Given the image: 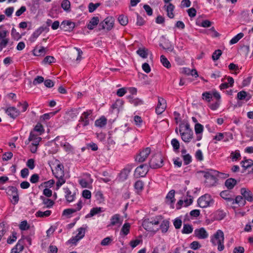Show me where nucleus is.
I'll return each mask as SVG.
<instances>
[{"mask_svg": "<svg viewBox=\"0 0 253 253\" xmlns=\"http://www.w3.org/2000/svg\"><path fill=\"white\" fill-rule=\"evenodd\" d=\"M197 203L200 208H206L213 203V200L209 194H205L198 199Z\"/></svg>", "mask_w": 253, "mask_h": 253, "instance_id": "7", "label": "nucleus"}, {"mask_svg": "<svg viewBox=\"0 0 253 253\" xmlns=\"http://www.w3.org/2000/svg\"><path fill=\"white\" fill-rule=\"evenodd\" d=\"M11 36L14 39L17 40H18L21 38V35L17 32L14 28H13L11 30Z\"/></svg>", "mask_w": 253, "mask_h": 253, "instance_id": "63", "label": "nucleus"}, {"mask_svg": "<svg viewBox=\"0 0 253 253\" xmlns=\"http://www.w3.org/2000/svg\"><path fill=\"white\" fill-rule=\"evenodd\" d=\"M51 213V211L47 210L45 211H38L36 213V216L39 217H45L49 216Z\"/></svg>", "mask_w": 253, "mask_h": 253, "instance_id": "43", "label": "nucleus"}, {"mask_svg": "<svg viewBox=\"0 0 253 253\" xmlns=\"http://www.w3.org/2000/svg\"><path fill=\"white\" fill-rule=\"evenodd\" d=\"M171 144L172 146L173 151L175 152H178L180 147L179 142L178 140L176 138H173L171 140Z\"/></svg>", "mask_w": 253, "mask_h": 253, "instance_id": "45", "label": "nucleus"}, {"mask_svg": "<svg viewBox=\"0 0 253 253\" xmlns=\"http://www.w3.org/2000/svg\"><path fill=\"white\" fill-rule=\"evenodd\" d=\"M130 226L129 223H125L121 229V233L124 235H127L129 232Z\"/></svg>", "mask_w": 253, "mask_h": 253, "instance_id": "47", "label": "nucleus"}, {"mask_svg": "<svg viewBox=\"0 0 253 253\" xmlns=\"http://www.w3.org/2000/svg\"><path fill=\"white\" fill-rule=\"evenodd\" d=\"M174 194V190H171L168 193L166 197V203L170 205L172 208H173V203L175 202Z\"/></svg>", "mask_w": 253, "mask_h": 253, "instance_id": "22", "label": "nucleus"}, {"mask_svg": "<svg viewBox=\"0 0 253 253\" xmlns=\"http://www.w3.org/2000/svg\"><path fill=\"white\" fill-rule=\"evenodd\" d=\"M7 231V229L5 224L2 222L0 223V241L1 240L2 237L4 235Z\"/></svg>", "mask_w": 253, "mask_h": 253, "instance_id": "53", "label": "nucleus"}, {"mask_svg": "<svg viewBox=\"0 0 253 253\" xmlns=\"http://www.w3.org/2000/svg\"><path fill=\"white\" fill-rule=\"evenodd\" d=\"M220 100H217L214 103L210 104L209 107L212 110H216L220 105Z\"/></svg>", "mask_w": 253, "mask_h": 253, "instance_id": "64", "label": "nucleus"}, {"mask_svg": "<svg viewBox=\"0 0 253 253\" xmlns=\"http://www.w3.org/2000/svg\"><path fill=\"white\" fill-rule=\"evenodd\" d=\"M241 164L242 167L245 168L246 169L252 166L253 165V162L251 159H248L245 161H242L241 162Z\"/></svg>", "mask_w": 253, "mask_h": 253, "instance_id": "46", "label": "nucleus"}, {"mask_svg": "<svg viewBox=\"0 0 253 253\" xmlns=\"http://www.w3.org/2000/svg\"><path fill=\"white\" fill-rule=\"evenodd\" d=\"M102 211V208L100 207L92 208L90 210V212L85 215V218H89L92 217L95 214L100 213Z\"/></svg>", "mask_w": 253, "mask_h": 253, "instance_id": "39", "label": "nucleus"}, {"mask_svg": "<svg viewBox=\"0 0 253 253\" xmlns=\"http://www.w3.org/2000/svg\"><path fill=\"white\" fill-rule=\"evenodd\" d=\"M65 193V197L69 203L72 202L76 198V193L72 192L69 188L65 187L63 189Z\"/></svg>", "mask_w": 253, "mask_h": 253, "instance_id": "19", "label": "nucleus"}, {"mask_svg": "<svg viewBox=\"0 0 253 253\" xmlns=\"http://www.w3.org/2000/svg\"><path fill=\"white\" fill-rule=\"evenodd\" d=\"M7 195L12 197L11 202L14 205H16L19 200L18 190L16 187L8 186L7 189Z\"/></svg>", "mask_w": 253, "mask_h": 253, "instance_id": "6", "label": "nucleus"}, {"mask_svg": "<svg viewBox=\"0 0 253 253\" xmlns=\"http://www.w3.org/2000/svg\"><path fill=\"white\" fill-rule=\"evenodd\" d=\"M44 130L42 125L40 123H38L35 126L33 132H34V131H36L39 132V135H41L42 133L44 132Z\"/></svg>", "mask_w": 253, "mask_h": 253, "instance_id": "54", "label": "nucleus"}, {"mask_svg": "<svg viewBox=\"0 0 253 253\" xmlns=\"http://www.w3.org/2000/svg\"><path fill=\"white\" fill-rule=\"evenodd\" d=\"M8 31L3 25L0 26V46L5 47L9 43Z\"/></svg>", "mask_w": 253, "mask_h": 253, "instance_id": "4", "label": "nucleus"}, {"mask_svg": "<svg viewBox=\"0 0 253 253\" xmlns=\"http://www.w3.org/2000/svg\"><path fill=\"white\" fill-rule=\"evenodd\" d=\"M207 34L212 37H217L219 35V33L215 30L214 27H211L210 29L208 30Z\"/></svg>", "mask_w": 253, "mask_h": 253, "instance_id": "61", "label": "nucleus"}, {"mask_svg": "<svg viewBox=\"0 0 253 253\" xmlns=\"http://www.w3.org/2000/svg\"><path fill=\"white\" fill-rule=\"evenodd\" d=\"M20 111L14 107H9L5 110V113L11 118L15 119L20 115Z\"/></svg>", "mask_w": 253, "mask_h": 253, "instance_id": "21", "label": "nucleus"}, {"mask_svg": "<svg viewBox=\"0 0 253 253\" xmlns=\"http://www.w3.org/2000/svg\"><path fill=\"white\" fill-rule=\"evenodd\" d=\"M45 51V49L43 47H41L39 49L36 48L34 50V54L35 56H40L42 54H44Z\"/></svg>", "mask_w": 253, "mask_h": 253, "instance_id": "59", "label": "nucleus"}, {"mask_svg": "<svg viewBox=\"0 0 253 253\" xmlns=\"http://www.w3.org/2000/svg\"><path fill=\"white\" fill-rule=\"evenodd\" d=\"M149 167L152 169H158L163 166V158L161 154L154 155L149 163Z\"/></svg>", "mask_w": 253, "mask_h": 253, "instance_id": "5", "label": "nucleus"}, {"mask_svg": "<svg viewBox=\"0 0 253 253\" xmlns=\"http://www.w3.org/2000/svg\"><path fill=\"white\" fill-rule=\"evenodd\" d=\"M165 9L167 12V15L170 18H173L174 17V14L173 11L174 9V6L171 3L165 4L164 6Z\"/></svg>", "mask_w": 253, "mask_h": 253, "instance_id": "27", "label": "nucleus"}, {"mask_svg": "<svg viewBox=\"0 0 253 253\" xmlns=\"http://www.w3.org/2000/svg\"><path fill=\"white\" fill-rule=\"evenodd\" d=\"M75 23L68 20H65L61 23L60 28L65 31H71L75 28Z\"/></svg>", "mask_w": 253, "mask_h": 253, "instance_id": "18", "label": "nucleus"}, {"mask_svg": "<svg viewBox=\"0 0 253 253\" xmlns=\"http://www.w3.org/2000/svg\"><path fill=\"white\" fill-rule=\"evenodd\" d=\"M100 5V3H93L90 2L88 4V11L89 12H93Z\"/></svg>", "mask_w": 253, "mask_h": 253, "instance_id": "56", "label": "nucleus"}, {"mask_svg": "<svg viewBox=\"0 0 253 253\" xmlns=\"http://www.w3.org/2000/svg\"><path fill=\"white\" fill-rule=\"evenodd\" d=\"M77 232V234L69 240L71 243L75 244L82 239L84 236L85 229L84 227H80L78 229Z\"/></svg>", "mask_w": 253, "mask_h": 253, "instance_id": "13", "label": "nucleus"}, {"mask_svg": "<svg viewBox=\"0 0 253 253\" xmlns=\"http://www.w3.org/2000/svg\"><path fill=\"white\" fill-rule=\"evenodd\" d=\"M203 99L210 102L212 98V94L210 91L204 92L202 93Z\"/></svg>", "mask_w": 253, "mask_h": 253, "instance_id": "50", "label": "nucleus"}, {"mask_svg": "<svg viewBox=\"0 0 253 253\" xmlns=\"http://www.w3.org/2000/svg\"><path fill=\"white\" fill-rule=\"evenodd\" d=\"M28 140L29 141H33L32 145L38 146L39 142L41 141L42 138L35 134L33 131L30 132Z\"/></svg>", "mask_w": 253, "mask_h": 253, "instance_id": "23", "label": "nucleus"}, {"mask_svg": "<svg viewBox=\"0 0 253 253\" xmlns=\"http://www.w3.org/2000/svg\"><path fill=\"white\" fill-rule=\"evenodd\" d=\"M173 225L176 229H180L182 225L181 219L179 217L176 218L173 221Z\"/></svg>", "mask_w": 253, "mask_h": 253, "instance_id": "60", "label": "nucleus"}, {"mask_svg": "<svg viewBox=\"0 0 253 253\" xmlns=\"http://www.w3.org/2000/svg\"><path fill=\"white\" fill-rule=\"evenodd\" d=\"M63 169V165L59 164L57 165L54 170H52L53 173L56 178L64 177V171Z\"/></svg>", "mask_w": 253, "mask_h": 253, "instance_id": "20", "label": "nucleus"}, {"mask_svg": "<svg viewBox=\"0 0 253 253\" xmlns=\"http://www.w3.org/2000/svg\"><path fill=\"white\" fill-rule=\"evenodd\" d=\"M19 228L21 230H26L29 228V225L26 220H24L21 222L19 224Z\"/></svg>", "mask_w": 253, "mask_h": 253, "instance_id": "62", "label": "nucleus"}, {"mask_svg": "<svg viewBox=\"0 0 253 253\" xmlns=\"http://www.w3.org/2000/svg\"><path fill=\"white\" fill-rule=\"evenodd\" d=\"M162 219V216H156L155 218L149 219V222L152 224V225H158L160 223L161 220Z\"/></svg>", "mask_w": 253, "mask_h": 253, "instance_id": "55", "label": "nucleus"}, {"mask_svg": "<svg viewBox=\"0 0 253 253\" xmlns=\"http://www.w3.org/2000/svg\"><path fill=\"white\" fill-rule=\"evenodd\" d=\"M40 199L42 200V203L46 206L47 208H50L52 207L54 203V202L48 198H46L43 196H41Z\"/></svg>", "mask_w": 253, "mask_h": 253, "instance_id": "35", "label": "nucleus"}, {"mask_svg": "<svg viewBox=\"0 0 253 253\" xmlns=\"http://www.w3.org/2000/svg\"><path fill=\"white\" fill-rule=\"evenodd\" d=\"M61 146H63L64 150L68 152L71 153L74 151V148L68 142H65L64 144L61 143Z\"/></svg>", "mask_w": 253, "mask_h": 253, "instance_id": "49", "label": "nucleus"}, {"mask_svg": "<svg viewBox=\"0 0 253 253\" xmlns=\"http://www.w3.org/2000/svg\"><path fill=\"white\" fill-rule=\"evenodd\" d=\"M44 28L41 27L37 29L32 35L31 39L32 42L35 40L43 32Z\"/></svg>", "mask_w": 253, "mask_h": 253, "instance_id": "38", "label": "nucleus"}, {"mask_svg": "<svg viewBox=\"0 0 253 253\" xmlns=\"http://www.w3.org/2000/svg\"><path fill=\"white\" fill-rule=\"evenodd\" d=\"M117 224H121V216L119 214H115L111 217L110 224L108 226H114Z\"/></svg>", "mask_w": 253, "mask_h": 253, "instance_id": "29", "label": "nucleus"}, {"mask_svg": "<svg viewBox=\"0 0 253 253\" xmlns=\"http://www.w3.org/2000/svg\"><path fill=\"white\" fill-rule=\"evenodd\" d=\"M193 226L189 224H184L183 229L181 231L182 234H188L193 232Z\"/></svg>", "mask_w": 253, "mask_h": 253, "instance_id": "37", "label": "nucleus"}, {"mask_svg": "<svg viewBox=\"0 0 253 253\" xmlns=\"http://www.w3.org/2000/svg\"><path fill=\"white\" fill-rule=\"evenodd\" d=\"M136 53L142 58H146L148 55V50L145 48H140L136 51Z\"/></svg>", "mask_w": 253, "mask_h": 253, "instance_id": "42", "label": "nucleus"}, {"mask_svg": "<svg viewBox=\"0 0 253 253\" xmlns=\"http://www.w3.org/2000/svg\"><path fill=\"white\" fill-rule=\"evenodd\" d=\"M241 194L245 200L249 202H252L253 201V193L249 189L245 188H242L241 189Z\"/></svg>", "mask_w": 253, "mask_h": 253, "instance_id": "17", "label": "nucleus"}, {"mask_svg": "<svg viewBox=\"0 0 253 253\" xmlns=\"http://www.w3.org/2000/svg\"><path fill=\"white\" fill-rule=\"evenodd\" d=\"M237 181L236 180L232 178H230L227 179L225 182V185L227 188L228 189H232L236 184Z\"/></svg>", "mask_w": 253, "mask_h": 253, "instance_id": "31", "label": "nucleus"}, {"mask_svg": "<svg viewBox=\"0 0 253 253\" xmlns=\"http://www.w3.org/2000/svg\"><path fill=\"white\" fill-rule=\"evenodd\" d=\"M204 177L206 178L205 183L209 187L215 185L217 180L219 172L216 170L210 169L208 171H203Z\"/></svg>", "mask_w": 253, "mask_h": 253, "instance_id": "3", "label": "nucleus"}, {"mask_svg": "<svg viewBox=\"0 0 253 253\" xmlns=\"http://www.w3.org/2000/svg\"><path fill=\"white\" fill-rule=\"evenodd\" d=\"M131 170V168L130 167H127L123 169L120 174V180L124 181L126 180Z\"/></svg>", "mask_w": 253, "mask_h": 253, "instance_id": "24", "label": "nucleus"}, {"mask_svg": "<svg viewBox=\"0 0 253 253\" xmlns=\"http://www.w3.org/2000/svg\"><path fill=\"white\" fill-rule=\"evenodd\" d=\"M119 23L123 26H126L128 23V18L127 16L123 15H120L118 17Z\"/></svg>", "mask_w": 253, "mask_h": 253, "instance_id": "52", "label": "nucleus"}, {"mask_svg": "<svg viewBox=\"0 0 253 253\" xmlns=\"http://www.w3.org/2000/svg\"><path fill=\"white\" fill-rule=\"evenodd\" d=\"M244 36V34L242 33H240L237 34L236 36L234 37L230 41V44H233L237 43L241 39H242Z\"/></svg>", "mask_w": 253, "mask_h": 253, "instance_id": "48", "label": "nucleus"}, {"mask_svg": "<svg viewBox=\"0 0 253 253\" xmlns=\"http://www.w3.org/2000/svg\"><path fill=\"white\" fill-rule=\"evenodd\" d=\"M99 19L97 16H94L91 18L89 23L87 25V28L90 30H93L95 26H96L98 24H99Z\"/></svg>", "mask_w": 253, "mask_h": 253, "instance_id": "25", "label": "nucleus"}, {"mask_svg": "<svg viewBox=\"0 0 253 253\" xmlns=\"http://www.w3.org/2000/svg\"><path fill=\"white\" fill-rule=\"evenodd\" d=\"M166 107V101L163 98L159 97L158 105L156 108V113L158 115L161 114L165 111Z\"/></svg>", "mask_w": 253, "mask_h": 253, "instance_id": "14", "label": "nucleus"}, {"mask_svg": "<svg viewBox=\"0 0 253 253\" xmlns=\"http://www.w3.org/2000/svg\"><path fill=\"white\" fill-rule=\"evenodd\" d=\"M195 131L196 134V138L193 140V142H196L197 141H200L202 138V133L204 130V126L203 125L199 123H197L195 125Z\"/></svg>", "mask_w": 253, "mask_h": 253, "instance_id": "16", "label": "nucleus"}, {"mask_svg": "<svg viewBox=\"0 0 253 253\" xmlns=\"http://www.w3.org/2000/svg\"><path fill=\"white\" fill-rule=\"evenodd\" d=\"M241 156L240 151L238 150L235 151H232L230 155V158L233 162L237 161L241 159Z\"/></svg>", "mask_w": 253, "mask_h": 253, "instance_id": "34", "label": "nucleus"}, {"mask_svg": "<svg viewBox=\"0 0 253 253\" xmlns=\"http://www.w3.org/2000/svg\"><path fill=\"white\" fill-rule=\"evenodd\" d=\"M151 150L149 147L143 149L135 157V161L139 163L143 162L150 154Z\"/></svg>", "mask_w": 253, "mask_h": 253, "instance_id": "12", "label": "nucleus"}, {"mask_svg": "<svg viewBox=\"0 0 253 253\" xmlns=\"http://www.w3.org/2000/svg\"><path fill=\"white\" fill-rule=\"evenodd\" d=\"M83 207V202L82 200H80L76 205L75 206V208H69L65 209L63 211V215L69 216L72 214L79 211L81 210Z\"/></svg>", "mask_w": 253, "mask_h": 253, "instance_id": "11", "label": "nucleus"}, {"mask_svg": "<svg viewBox=\"0 0 253 253\" xmlns=\"http://www.w3.org/2000/svg\"><path fill=\"white\" fill-rule=\"evenodd\" d=\"M161 62L162 64H163V65L167 68H169L171 66L169 62V60L163 55L161 56Z\"/></svg>", "mask_w": 253, "mask_h": 253, "instance_id": "51", "label": "nucleus"}, {"mask_svg": "<svg viewBox=\"0 0 253 253\" xmlns=\"http://www.w3.org/2000/svg\"><path fill=\"white\" fill-rule=\"evenodd\" d=\"M61 7L66 11L69 12L71 10V4L68 0H63L61 3Z\"/></svg>", "mask_w": 253, "mask_h": 253, "instance_id": "44", "label": "nucleus"}, {"mask_svg": "<svg viewBox=\"0 0 253 253\" xmlns=\"http://www.w3.org/2000/svg\"><path fill=\"white\" fill-rule=\"evenodd\" d=\"M114 19L111 16L106 17L103 21L99 24V30H107L110 31L114 26Z\"/></svg>", "mask_w": 253, "mask_h": 253, "instance_id": "8", "label": "nucleus"}, {"mask_svg": "<svg viewBox=\"0 0 253 253\" xmlns=\"http://www.w3.org/2000/svg\"><path fill=\"white\" fill-rule=\"evenodd\" d=\"M237 97L239 100H246V101L249 100L251 98V96H248L247 92L244 90L239 92Z\"/></svg>", "mask_w": 253, "mask_h": 253, "instance_id": "33", "label": "nucleus"}, {"mask_svg": "<svg viewBox=\"0 0 253 253\" xmlns=\"http://www.w3.org/2000/svg\"><path fill=\"white\" fill-rule=\"evenodd\" d=\"M169 222L167 220H164L160 225V229L163 233H166L169 228Z\"/></svg>", "mask_w": 253, "mask_h": 253, "instance_id": "41", "label": "nucleus"}, {"mask_svg": "<svg viewBox=\"0 0 253 253\" xmlns=\"http://www.w3.org/2000/svg\"><path fill=\"white\" fill-rule=\"evenodd\" d=\"M92 111L91 110H87L86 112H84L80 117L79 122L80 123L78 124L77 127H81L82 125L83 126H85L89 125V119L90 118V115H91Z\"/></svg>", "mask_w": 253, "mask_h": 253, "instance_id": "9", "label": "nucleus"}, {"mask_svg": "<svg viewBox=\"0 0 253 253\" xmlns=\"http://www.w3.org/2000/svg\"><path fill=\"white\" fill-rule=\"evenodd\" d=\"M220 196L227 202H230L232 203V201H233V196L232 195L231 192L229 190L222 191L220 192Z\"/></svg>", "mask_w": 253, "mask_h": 253, "instance_id": "26", "label": "nucleus"}, {"mask_svg": "<svg viewBox=\"0 0 253 253\" xmlns=\"http://www.w3.org/2000/svg\"><path fill=\"white\" fill-rule=\"evenodd\" d=\"M182 158L185 165L189 164L192 161V157L189 154L183 155Z\"/></svg>", "mask_w": 253, "mask_h": 253, "instance_id": "58", "label": "nucleus"}, {"mask_svg": "<svg viewBox=\"0 0 253 253\" xmlns=\"http://www.w3.org/2000/svg\"><path fill=\"white\" fill-rule=\"evenodd\" d=\"M179 132L182 140L185 143H189L193 138V132L188 122L179 124Z\"/></svg>", "mask_w": 253, "mask_h": 253, "instance_id": "1", "label": "nucleus"}, {"mask_svg": "<svg viewBox=\"0 0 253 253\" xmlns=\"http://www.w3.org/2000/svg\"><path fill=\"white\" fill-rule=\"evenodd\" d=\"M148 170V166L146 164H143L136 168L134 175L136 177H144Z\"/></svg>", "mask_w": 253, "mask_h": 253, "instance_id": "10", "label": "nucleus"}, {"mask_svg": "<svg viewBox=\"0 0 253 253\" xmlns=\"http://www.w3.org/2000/svg\"><path fill=\"white\" fill-rule=\"evenodd\" d=\"M107 124L106 118L102 116L100 119H97L95 122V126L99 127H103L106 126Z\"/></svg>", "mask_w": 253, "mask_h": 253, "instance_id": "32", "label": "nucleus"}, {"mask_svg": "<svg viewBox=\"0 0 253 253\" xmlns=\"http://www.w3.org/2000/svg\"><path fill=\"white\" fill-rule=\"evenodd\" d=\"M127 99L129 100V102L136 106L143 104V101L137 98H134L133 96L129 95L127 96Z\"/></svg>", "mask_w": 253, "mask_h": 253, "instance_id": "30", "label": "nucleus"}, {"mask_svg": "<svg viewBox=\"0 0 253 253\" xmlns=\"http://www.w3.org/2000/svg\"><path fill=\"white\" fill-rule=\"evenodd\" d=\"M222 54V51L220 49H217L214 51L212 55V59L213 61L217 60Z\"/></svg>", "mask_w": 253, "mask_h": 253, "instance_id": "57", "label": "nucleus"}, {"mask_svg": "<svg viewBox=\"0 0 253 253\" xmlns=\"http://www.w3.org/2000/svg\"><path fill=\"white\" fill-rule=\"evenodd\" d=\"M238 204L240 206H244L246 204V201L243 199L241 196H238L236 197L235 199L233 198V201H232V204Z\"/></svg>", "mask_w": 253, "mask_h": 253, "instance_id": "36", "label": "nucleus"}, {"mask_svg": "<svg viewBox=\"0 0 253 253\" xmlns=\"http://www.w3.org/2000/svg\"><path fill=\"white\" fill-rule=\"evenodd\" d=\"M134 187L136 192L139 194L143 189L144 183L141 180H137L135 182Z\"/></svg>", "mask_w": 253, "mask_h": 253, "instance_id": "40", "label": "nucleus"}, {"mask_svg": "<svg viewBox=\"0 0 253 253\" xmlns=\"http://www.w3.org/2000/svg\"><path fill=\"white\" fill-rule=\"evenodd\" d=\"M194 235L199 239H205L208 237L209 234L204 227H201L194 230Z\"/></svg>", "mask_w": 253, "mask_h": 253, "instance_id": "15", "label": "nucleus"}, {"mask_svg": "<svg viewBox=\"0 0 253 253\" xmlns=\"http://www.w3.org/2000/svg\"><path fill=\"white\" fill-rule=\"evenodd\" d=\"M143 228L147 231L149 232H156L158 230V228L157 230H154L152 224L149 222V219H145L142 223Z\"/></svg>", "mask_w": 253, "mask_h": 253, "instance_id": "28", "label": "nucleus"}, {"mask_svg": "<svg viewBox=\"0 0 253 253\" xmlns=\"http://www.w3.org/2000/svg\"><path fill=\"white\" fill-rule=\"evenodd\" d=\"M224 235L223 232L221 230H218L211 237V242L213 246H217V250L221 252L224 249Z\"/></svg>", "mask_w": 253, "mask_h": 253, "instance_id": "2", "label": "nucleus"}]
</instances>
